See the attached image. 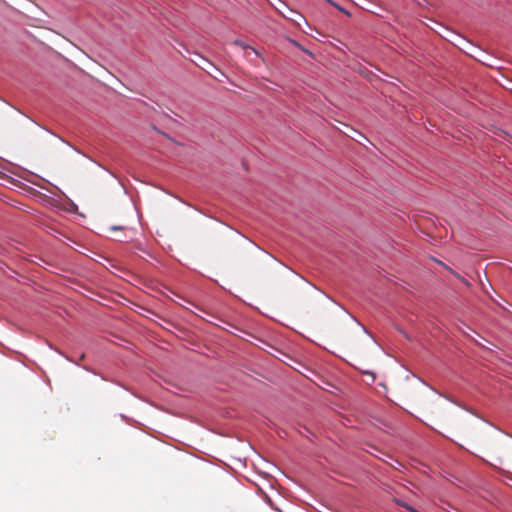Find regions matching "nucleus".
<instances>
[{
  "label": "nucleus",
  "mask_w": 512,
  "mask_h": 512,
  "mask_svg": "<svg viewBox=\"0 0 512 512\" xmlns=\"http://www.w3.org/2000/svg\"><path fill=\"white\" fill-rule=\"evenodd\" d=\"M202 60H203V62H204L206 65L211 66V67L213 66V65H212V63H210L209 61H207V60H205V59H202Z\"/></svg>",
  "instance_id": "nucleus-3"
},
{
  "label": "nucleus",
  "mask_w": 512,
  "mask_h": 512,
  "mask_svg": "<svg viewBox=\"0 0 512 512\" xmlns=\"http://www.w3.org/2000/svg\"><path fill=\"white\" fill-rule=\"evenodd\" d=\"M285 18L295 22L298 27H301L300 21H303L305 24H307V21L303 18L302 15L290 10L289 8H286L287 13L282 11L280 8H276Z\"/></svg>",
  "instance_id": "nucleus-1"
},
{
  "label": "nucleus",
  "mask_w": 512,
  "mask_h": 512,
  "mask_svg": "<svg viewBox=\"0 0 512 512\" xmlns=\"http://www.w3.org/2000/svg\"><path fill=\"white\" fill-rule=\"evenodd\" d=\"M412 512H417L416 510H414L413 508H409Z\"/></svg>",
  "instance_id": "nucleus-4"
},
{
  "label": "nucleus",
  "mask_w": 512,
  "mask_h": 512,
  "mask_svg": "<svg viewBox=\"0 0 512 512\" xmlns=\"http://www.w3.org/2000/svg\"><path fill=\"white\" fill-rule=\"evenodd\" d=\"M233 44L236 45V46H239L240 48H242L243 51H244V55L246 57H248V53L249 52L254 53L256 56H260V53L255 48L249 46L248 44H246L242 40L236 39L235 41H233Z\"/></svg>",
  "instance_id": "nucleus-2"
}]
</instances>
